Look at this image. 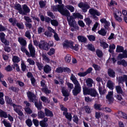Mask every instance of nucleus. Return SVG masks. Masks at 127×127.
Here are the masks:
<instances>
[{"label": "nucleus", "mask_w": 127, "mask_h": 127, "mask_svg": "<svg viewBox=\"0 0 127 127\" xmlns=\"http://www.w3.org/2000/svg\"><path fill=\"white\" fill-rule=\"evenodd\" d=\"M70 79L75 85V87L72 90L73 94L74 96H77L81 92V86L76 78L72 74H71Z\"/></svg>", "instance_id": "f257e3e1"}, {"label": "nucleus", "mask_w": 127, "mask_h": 127, "mask_svg": "<svg viewBox=\"0 0 127 127\" xmlns=\"http://www.w3.org/2000/svg\"><path fill=\"white\" fill-rule=\"evenodd\" d=\"M63 45L64 48L69 47L75 51H77L78 49V45L74 44L73 42L71 41L65 40L63 43Z\"/></svg>", "instance_id": "f03ea898"}, {"label": "nucleus", "mask_w": 127, "mask_h": 127, "mask_svg": "<svg viewBox=\"0 0 127 127\" xmlns=\"http://www.w3.org/2000/svg\"><path fill=\"white\" fill-rule=\"evenodd\" d=\"M78 6L82 9L83 11L84 12L87 11V10L90 8L89 5L86 2H81L78 4Z\"/></svg>", "instance_id": "7ed1b4c3"}, {"label": "nucleus", "mask_w": 127, "mask_h": 127, "mask_svg": "<svg viewBox=\"0 0 127 127\" xmlns=\"http://www.w3.org/2000/svg\"><path fill=\"white\" fill-rule=\"evenodd\" d=\"M39 48L44 50L47 51L49 49V44L48 43L44 41H41L39 44Z\"/></svg>", "instance_id": "20e7f679"}, {"label": "nucleus", "mask_w": 127, "mask_h": 127, "mask_svg": "<svg viewBox=\"0 0 127 127\" xmlns=\"http://www.w3.org/2000/svg\"><path fill=\"white\" fill-rule=\"evenodd\" d=\"M60 9H59V12L63 15L67 17L69 16L70 14L69 11L66 9H64V6H60Z\"/></svg>", "instance_id": "39448f33"}, {"label": "nucleus", "mask_w": 127, "mask_h": 127, "mask_svg": "<svg viewBox=\"0 0 127 127\" xmlns=\"http://www.w3.org/2000/svg\"><path fill=\"white\" fill-rule=\"evenodd\" d=\"M67 20L68 24L71 27L74 28L76 24V22L72 16H68L67 17Z\"/></svg>", "instance_id": "423d86ee"}, {"label": "nucleus", "mask_w": 127, "mask_h": 127, "mask_svg": "<svg viewBox=\"0 0 127 127\" xmlns=\"http://www.w3.org/2000/svg\"><path fill=\"white\" fill-rule=\"evenodd\" d=\"M28 48L29 50L30 55V56L32 57H34L35 55V50L34 47L31 44H30L28 46Z\"/></svg>", "instance_id": "0eeeda50"}, {"label": "nucleus", "mask_w": 127, "mask_h": 127, "mask_svg": "<svg viewBox=\"0 0 127 127\" xmlns=\"http://www.w3.org/2000/svg\"><path fill=\"white\" fill-rule=\"evenodd\" d=\"M23 10L22 9L21 14L22 15H26L27 14L30 12V9L26 4H24L22 6Z\"/></svg>", "instance_id": "6e6552de"}, {"label": "nucleus", "mask_w": 127, "mask_h": 127, "mask_svg": "<svg viewBox=\"0 0 127 127\" xmlns=\"http://www.w3.org/2000/svg\"><path fill=\"white\" fill-rule=\"evenodd\" d=\"M100 21L102 23L104 24V27L106 29L108 30L109 29L110 23L109 22L107 21L105 19L103 18L101 19Z\"/></svg>", "instance_id": "1a4fd4ad"}, {"label": "nucleus", "mask_w": 127, "mask_h": 127, "mask_svg": "<svg viewBox=\"0 0 127 127\" xmlns=\"http://www.w3.org/2000/svg\"><path fill=\"white\" fill-rule=\"evenodd\" d=\"M14 107V109L16 112L18 114L21 116L23 115V114L22 111L20 110L19 109V107L20 106L18 105L15 104H11Z\"/></svg>", "instance_id": "9d476101"}, {"label": "nucleus", "mask_w": 127, "mask_h": 127, "mask_svg": "<svg viewBox=\"0 0 127 127\" xmlns=\"http://www.w3.org/2000/svg\"><path fill=\"white\" fill-rule=\"evenodd\" d=\"M113 92H108V94L106 96V98L110 103L114 101V98L113 97Z\"/></svg>", "instance_id": "9b49d317"}, {"label": "nucleus", "mask_w": 127, "mask_h": 127, "mask_svg": "<svg viewBox=\"0 0 127 127\" xmlns=\"http://www.w3.org/2000/svg\"><path fill=\"white\" fill-rule=\"evenodd\" d=\"M27 94L31 101L33 102L35 99L36 96L33 93L30 91L27 92Z\"/></svg>", "instance_id": "f8f14e48"}, {"label": "nucleus", "mask_w": 127, "mask_h": 127, "mask_svg": "<svg viewBox=\"0 0 127 127\" xmlns=\"http://www.w3.org/2000/svg\"><path fill=\"white\" fill-rule=\"evenodd\" d=\"M104 85L102 83V85L99 84V91L100 94H104L106 92V90L104 88Z\"/></svg>", "instance_id": "ddd939ff"}, {"label": "nucleus", "mask_w": 127, "mask_h": 127, "mask_svg": "<svg viewBox=\"0 0 127 127\" xmlns=\"http://www.w3.org/2000/svg\"><path fill=\"white\" fill-rule=\"evenodd\" d=\"M107 72L109 76L112 78H114L115 77V72L113 69L109 68L108 69Z\"/></svg>", "instance_id": "4468645a"}, {"label": "nucleus", "mask_w": 127, "mask_h": 127, "mask_svg": "<svg viewBox=\"0 0 127 127\" xmlns=\"http://www.w3.org/2000/svg\"><path fill=\"white\" fill-rule=\"evenodd\" d=\"M89 12L90 14L93 15H96L97 16H99L100 15V13L96 10L93 9H90L89 10Z\"/></svg>", "instance_id": "2eb2a0df"}, {"label": "nucleus", "mask_w": 127, "mask_h": 127, "mask_svg": "<svg viewBox=\"0 0 127 127\" xmlns=\"http://www.w3.org/2000/svg\"><path fill=\"white\" fill-rule=\"evenodd\" d=\"M43 69L44 71L46 73H50L51 70V66L47 64L46 65L44 66Z\"/></svg>", "instance_id": "dca6fc26"}, {"label": "nucleus", "mask_w": 127, "mask_h": 127, "mask_svg": "<svg viewBox=\"0 0 127 127\" xmlns=\"http://www.w3.org/2000/svg\"><path fill=\"white\" fill-rule=\"evenodd\" d=\"M77 38L79 41L80 42L85 43L87 41V38L84 36H77Z\"/></svg>", "instance_id": "f3484780"}, {"label": "nucleus", "mask_w": 127, "mask_h": 127, "mask_svg": "<svg viewBox=\"0 0 127 127\" xmlns=\"http://www.w3.org/2000/svg\"><path fill=\"white\" fill-rule=\"evenodd\" d=\"M123 54H120L119 56V58L121 59L125 58H127V51L126 50H125L123 51Z\"/></svg>", "instance_id": "a211bd4d"}, {"label": "nucleus", "mask_w": 127, "mask_h": 127, "mask_svg": "<svg viewBox=\"0 0 127 127\" xmlns=\"http://www.w3.org/2000/svg\"><path fill=\"white\" fill-rule=\"evenodd\" d=\"M18 41L22 46H26L27 44L26 40L22 37H19Z\"/></svg>", "instance_id": "6ab92c4d"}, {"label": "nucleus", "mask_w": 127, "mask_h": 127, "mask_svg": "<svg viewBox=\"0 0 127 127\" xmlns=\"http://www.w3.org/2000/svg\"><path fill=\"white\" fill-rule=\"evenodd\" d=\"M45 113L46 115L47 116L52 117L53 116V114L52 111L50 110L45 108Z\"/></svg>", "instance_id": "aec40b11"}, {"label": "nucleus", "mask_w": 127, "mask_h": 127, "mask_svg": "<svg viewBox=\"0 0 127 127\" xmlns=\"http://www.w3.org/2000/svg\"><path fill=\"white\" fill-rule=\"evenodd\" d=\"M36 64L39 70L41 71L43 69L44 66L43 64L41 63L36 62Z\"/></svg>", "instance_id": "412c9836"}, {"label": "nucleus", "mask_w": 127, "mask_h": 127, "mask_svg": "<svg viewBox=\"0 0 127 127\" xmlns=\"http://www.w3.org/2000/svg\"><path fill=\"white\" fill-rule=\"evenodd\" d=\"M114 84V83L110 80H109L107 82V86L110 89H113Z\"/></svg>", "instance_id": "4be33fe9"}, {"label": "nucleus", "mask_w": 127, "mask_h": 127, "mask_svg": "<svg viewBox=\"0 0 127 127\" xmlns=\"http://www.w3.org/2000/svg\"><path fill=\"white\" fill-rule=\"evenodd\" d=\"M86 82L88 86L91 87L92 86V84L93 83V81L91 78H88L86 80Z\"/></svg>", "instance_id": "5701e85b"}, {"label": "nucleus", "mask_w": 127, "mask_h": 127, "mask_svg": "<svg viewBox=\"0 0 127 127\" xmlns=\"http://www.w3.org/2000/svg\"><path fill=\"white\" fill-rule=\"evenodd\" d=\"M0 117H1L6 118L7 117L8 115L6 112L0 109Z\"/></svg>", "instance_id": "b1692460"}, {"label": "nucleus", "mask_w": 127, "mask_h": 127, "mask_svg": "<svg viewBox=\"0 0 127 127\" xmlns=\"http://www.w3.org/2000/svg\"><path fill=\"white\" fill-rule=\"evenodd\" d=\"M62 92L64 96H68L69 93L68 91L64 87H63L62 88Z\"/></svg>", "instance_id": "393cba45"}, {"label": "nucleus", "mask_w": 127, "mask_h": 127, "mask_svg": "<svg viewBox=\"0 0 127 127\" xmlns=\"http://www.w3.org/2000/svg\"><path fill=\"white\" fill-rule=\"evenodd\" d=\"M14 8L18 11L19 13L21 14L22 10V8L21 5L19 4H15L14 6Z\"/></svg>", "instance_id": "a878e982"}, {"label": "nucleus", "mask_w": 127, "mask_h": 127, "mask_svg": "<svg viewBox=\"0 0 127 127\" xmlns=\"http://www.w3.org/2000/svg\"><path fill=\"white\" fill-rule=\"evenodd\" d=\"M91 90V88L88 89L86 88H83V92L84 94L85 95L87 94L90 95Z\"/></svg>", "instance_id": "bb28decb"}, {"label": "nucleus", "mask_w": 127, "mask_h": 127, "mask_svg": "<svg viewBox=\"0 0 127 127\" xmlns=\"http://www.w3.org/2000/svg\"><path fill=\"white\" fill-rule=\"evenodd\" d=\"M98 33L103 36H105L107 32V31L104 29H101V30L98 31Z\"/></svg>", "instance_id": "cd10ccee"}, {"label": "nucleus", "mask_w": 127, "mask_h": 127, "mask_svg": "<svg viewBox=\"0 0 127 127\" xmlns=\"http://www.w3.org/2000/svg\"><path fill=\"white\" fill-rule=\"evenodd\" d=\"M115 88L118 93L122 94L123 93L122 89L120 86L118 85L116 86Z\"/></svg>", "instance_id": "c85d7f7f"}, {"label": "nucleus", "mask_w": 127, "mask_h": 127, "mask_svg": "<svg viewBox=\"0 0 127 127\" xmlns=\"http://www.w3.org/2000/svg\"><path fill=\"white\" fill-rule=\"evenodd\" d=\"M96 55L99 58H101L102 57L103 54L101 51L99 49H97L96 50Z\"/></svg>", "instance_id": "c756f323"}, {"label": "nucleus", "mask_w": 127, "mask_h": 127, "mask_svg": "<svg viewBox=\"0 0 127 127\" xmlns=\"http://www.w3.org/2000/svg\"><path fill=\"white\" fill-rule=\"evenodd\" d=\"M102 105L100 104H97V103H95L94 105V107L95 109H98L99 110H102L103 108H101L100 107Z\"/></svg>", "instance_id": "7c9ffc66"}, {"label": "nucleus", "mask_w": 127, "mask_h": 127, "mask_svg": "<svg viewBox=\"0 0 127 127\" xmlns=\"http://www.w3.org/2000/svg\"><path fill=\"white\" fill-rule=\"evenodd\" d=\"M73 15L75 17V18H79L80 19H83V16L78 13H73Z\"/></svg>", "instance_id": "2f4dec72"}, {"label": "nucleus", "mask_w": 127, "mask_h": 127, "mask_svg": "<svg viewBox=\"0 0 127 127\" xmlns=\"http://www.w3.org/2000/svg\"><path fill=\"white\" fill-rule=\"evenodd\" d=\"M97 94V93L95 90L94 89L91 88L90 94L92 96L95 97Z\"/></svg>", "instance_id": "473e14b6"}, {"label": "nucleus", "mask_w": 127, "mask_h": 127, "mask_svg": "<svg viewBox=\"0 0 127 127\" xmlns=\"http://www.w3.org/2000/svg\"><path fill=\"white\" fill-rule=\"evenodd\" d=\"M25 46H22L21 48V51L25 53L28 56H30L29 53L26 49L24 47Z\"/></svg>", "instance_id": "72a5a7b5"}, {"label": "nucleus", "mask_w": 127, "mask_h": 127, "mask_svg": "<svg viewBox=\"0 0 127 127\" xmlns=\"http://www.w3.org/2000/svg\"><path fill=\"white\" fill-rule=\"evenodd\" d=\"M35 104L38 110H40L42 108V106L41 102H35Z\"/></svg>", "instance_id": "f704fd0d"}, {"label": "nucleus", "mask_w": 127, "mask_h": 127, "mask_svg": "<svg viewBox=\"0 0 127 127\" xmlns=\"http://www.w3.org/2000/svg\"><path fill=\"white\" fill-rule=\"evenodd\" d=\"M124 50L123 47L119 45L117 46L116 50V52H121L123 51Z\"/></svg>", "instance_id": "c9c22d12"}, {"label": "nucleus", "mask_w": 127, "mask_h": 127, "mask_svg": "<svg viewBox=\"0 0 127 127\" xmlns=\"http://www.w3.org/2000/svg\"><path fill=\"white\" fill-rule=\"evenodd\" d=\"M71 56L69 54H67L65 57V60L66 62L69 63L71 60Z\"/></svg>", "instance_id": "e433bc0d"}, {"label": "nucleus", "mask_w": 127, "mask_h": 127, "mask_svg": "<svg viewBox=\"0 0 127 127\" xmlns=\"http://www.w3.org/2000/svg\"><path fill=\"white\" fill-rule=\"evenodd\" d=\"M100 46L104 49H105L108 47V45L105 42L103 41H101L100 42Z\"/></svg>", "instance_id": "4c0bfd02"}, {"label": "nucleus", "mask_w": 127, "mask_h": 127, "mask_svg": "<svg viewBox=\"0 0 127 127\" xmlns=\"http://www.w3.org/2000/svg\"><path fill=\"white\" fill-rule=\"evenodd\" d=\"M38 115L39 117L41 118H43L45 116L44 113L41 111L38 112Z\"/></svg>", "instance_id": "58836bf2"}, {"label": "nucleus", "mask_w": 127, "mask_h": 127, "mask_svg": "<svg viewBox=\"0 0 127 127\" xmlns=\"http://www.w3.org/2000/svg\"><path fill=\"white\" fill-rule=\"evenodd\" d=\"M51 23V24L54 26H57L59 25L58 22L56 20H52Z\"/></svg>", "instance_id": "ea45409f"}, {"label": "nucleus", "mask_w": 127, "mask_h": 127, "mask_svg": "<svg viewBox=\"0 0 127 127\" xmlns=\"http://www.w3.org/2000/svg\"><path fill=\"white\" fill-rule=\"evenodd\" d=\"M42 56L43 57V60L47 62H49L50 61V59L47 57L46 54H43L42 55Z\"/></svg>", "instance_id": "a19ab883"}, {"label": "nucleus", "mask_w": 127, "mask_h": 127, "mask_svg": "<svg viewBox=\"0 0 127 127\" xmlns=\"http://www.w3.org/2000/svg\"><path fill=\"white\" fill-rule=\"evenodd\" d=\"M25 35L29 39H31V35L30 31L28 30L26 31L25 32Z\"/></svg>", "instance_id": "79ce46f5"}, {"label": "nucleus", "mask_w": 127, "mask_h": 127, "mask_svg": "<svg viewBox=\"0 0 127 127\" xmlns=\"http://www.w3.org/2000/svg\"><path fill=\"white\" fill-rule=\"evenodd\" d=\"M62 5H58L57 6H54L52 7V8L54 11H57V10L59 12V9H60V6H62Z\"/></svg>", "instance_id": "37998d69"}, {"label": "nucleus", "mask_w": 127, "mask_h": 127, "mask_svg": "<svg viewBox=\"0 0 127 127\" xmlns=\"http://www.w3.org/2000/svg\"><path fill=\"white\" fill-rule=\"evenodd\" d=\"M86 24L88 26L90 25L92 22V21L89 18H87L84 19Z\"/></svg>", "instance_id": "c03bdc74"}, {"label": "nucleus", "mask_w": 127, "mask_h": 127, "mask_svg": "<svg viewBox=\"0 0 127 127\" xmlns=\"http://www.w3.org/2000/svg\"><path fill=\"white\" fill-rule=\"evenodd\" d=\"M39 124L42 127H47L48 124L47 123L44 121H41L39 122Z\"/></svg>", "instance_id": "a18cd8bd"}, {"label": "nucleus", "mask_w": 127, "mask_h": 127, "mask_svg": "<svg viewBox=\"0 0 127 127\" xmlns=\"http://www.w3.org/2000/svg\"><path fill=\"white\" fill-rule=\"evenodd\" d=\"M17 26L20 29H23L24 28V25L22 23H17Z\"/></svg>", "instance_id": "49530a36"}, {"label": "nucleus", "mask_w": 127, "mask_h": 127, "mask_svg": "<svg viewBox=\"0 0 127 127\" xmlns=\"http://www.w3.org/2000/svg\"><path fill=\"white\" fill-rule=\"evenodd\" d=\"M109 51L110 53H111L113 52V50L115 48V46L113 44H111L109 46Z\"/></svg>", "instance_id": "de8ad7c7"}, {"label": "nucleus", "mask_w": 127, "mask_h": 127, "mask_svg": "<svg viewBox=\"0 0 127 127\" xmlns=\"http://www.w3.org/2000/svg\"><path fill=\"white\" fill-rule=\"evenodd\" d=\"M26 123L28 126L29 127H31L32 125V123L31 120L28 119L26 121Z\"/></svg>", "instance_id": "09e8293b"}, {"label": "nucleus", "mask_w": 127, "mask_h": 127, "mask_svg": "<svg viewBox=\"0 0 127 127\" xmlns=\"http://www.w3.org/2000/svg\"><path fill=\"white\" fill-rule=\"evenodd\" d=\"M12 60L14 63H18L20 60L19 58L17 56H14L12 59Z\"/></svg>", "instance_id": "8fccbe9b"}, {"label": "nucleus", "mask_w": 127, "mask_h": 127, "mask_svg": "<svg viewBox=\"0 0 127 127\" xmlns=\"http://www.w3.org/2000/svg\"><path fill=\"white\" fill-rule=\"evenodd\" d=\"M115 15H114V17L115 19L116 20L119 22H120L122 21V18L118 16V15H117V13H115Z\"/></svg>", "instance_id": "3c124183"}, {"label": "nucleus", "mask_w": 127, "mask_h": 127, "mask_svg": "<svg viewBox=\"0 0 127 127\" xmlns=\"http://www.w3.org/2000/svg\"><path fill=\"white\" fill-rule=\"evenodd\" d=\"M63 71V68L62 67H59L56 69V72L58 73H62Z\"/></svg>", "instance_id": "603ef678"}, {"label": "nucleus", "mask_w": 127, "mask_h": 127, "mask_svg": "<svg viewBox=\"0 0 127 127\" xmlns=\"http://www.w3.org/2000/svg\"><path fill=\"white\" fill-rule=\"evenodd\" d=\"M24 19L27 22V23H30L32 22L31 19L29 17L25 16L24 17Z\"/></svg>", "instance_id": "864d4df0"}, {"label": "nucleus", "mask_w": 127, "mask_h": 127, "mask_svg": "<svg viewBox=\"0 0 127 127\" xmlns=\"http://www.w3.org/2000/svg\"><path fill=\"white\" fill-rule=\"evenodd\" d=\"M88 49L92 51H95V48L92 44L88 45Z\"/></svg>", "instance_id": "5fc2aeb1"}, {"label": "nucleus", "mask_w": 127, "mask_h": 127, "mask_svg": "<svg viewBox=\"0 0 127 127\" xmlns=\"http://www.w3.org/2000/svg\"><path fill=\"white\" fill-rule=\"evenodd\" d=\"M12 67L14 69L16 68V70L18 71H19L20 70L19 67L17 64L14 63V65H12Z\"/></svg>", "instance_id": "6e6d98bb"}, {"label": "nucleus", "mask_w": 127, "mask_h": 127, "mask_svg": "<svg viewBox=\"0 0 127 127\" xmlns=\"http://www.w3.org/2000/svg\"><path fill=\"white\" fill-rule=\"evenodd\" d=\"M93 66L96 70L99 71L101 69V68L100 66L95 64H93Z\"/></svg>", "instance_id": "4d7b16f0"}, {"label": "nucleus", "mask_w": 127, "mask_h": 127, "mask_svg": "<svg viewBox=\"0 0 127 127\" xmlns=\"http://www.w3.org/2000/svg\"><path fill=\"white\" fill-rule=\"evenodd\" d=\"M55 52V50L53 48H51L49 51L47 53V54L51 56Z\"/></svg>", "instance_id": "13d9d810"}, {"label": "nucleus", "mask_w": 127, "mask_h": 127, "mask_svg": "<svg viewBox=\"0 0 127 127\" xmlns=\"http://www.w3.org/2000/svg\"><path fill=\"white\" fill-rule=\"evenodd\" d=\"M65 117L66 118L69 120L70 121L71 120L72 116L71 114L70 113H67L65 115Z\"/></svg>", "instance_id": "bf43d9fd"}, {"label": "nucleus", "mask_w": 127, "mask_h": 127, "mask_svg": "<svg viewBox=\"0 0 127 127\" xmlns=\"http://www.w3.org/2000/svg\"><path fill=\"white\" fill-rule=\"evenodd\" d=\"M2 123L6 127H11V125L10 123L7 122L5 121H3Z\"/></svg>", "instance_id": "052dcab7"}, {"label": "nucleus", "mask_w": 127, "mask_h": 127, "mask_svg": "<svg viewBox=\"0 0 127 127\" xmlns=\"http://www.w3.org/2000/svg\"><path fill=\"white\" fill-rule=\"evenodd\" d=\"M27 61L30 65H34L35 64V63L34 61L30 58L28 59H27Z\"/></svg>", "instance_id": "680f3d73"}, {"label": "nucleus", "mask_w": 127, "mask_h": 127, "mask_svg": "<svg viewBox=\"0 0 127 127\" xmlns=\"http://www.w3.org/2000/svg\"><path fill=\"white\" fill-rule=\"evenodd\" d=\"M2 42L5 45H9V42L4 38L1 39Z\"/></svg>", "instance_id": "e2e57ef3"}, {"label": "nucleus", "mask_w": 127, "mask_h": 127, "mask_svg": "<svg viewBox=\"0 0 127 127\" xmlns=\"http://www.w3.org/2000/svg\"><path fill=\"white\" fill-rule=\"evenodd\" d=\"M85 110L86 112L88 113H89L91 112V110L89 107L88 106H85L84 107Z\"/></svg>", "instance_id": "0e129e2a"}, {"label": "nucleus", "mask_w": 127, "mask_h": 127, "mask_svg": "<svg viewBox=\"0 0 127 127\" xmlns=\"http://www.w3.org/2000/svg\"><path fill=\"white\" fill-rule=\"evenodd\" d=\"M41 100L43 102H47L49 103L50 100H48L47 98L45 96H42L41 97Z\"/></svg>", "instance_id": "69168bd1"}, {"label": "nucleus", "mask_w": 127, "mask_h": 127, "mask_svg": "<svg viewBox=\"0 0 127 127\" xmlns=\"http://www.w3.org/2000/svg\"><path fill=\"white\" fill-rule=\"evenodd\" d=\"M5 70L8 72H9L12 70V68L10 65H8L5 67Z\"/></svg>", "instance_id": "338daca9"}, {"label": "nucleus", "mask_w": 127, "mask_h": 127, "mask_svg": "<svg viewBox=\"0 0 127 127\" xmlns=\"http://www.w3.org/2000/svg\"><path fill=\"white\" fill-rule=\"evenodd\" d=\"M66 7L71 12H72L74 11V8L72 6L70 5H67Z\"/></svg>", "instance_id": "774afa93"}]
</instances>
